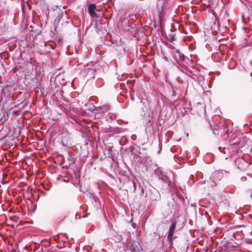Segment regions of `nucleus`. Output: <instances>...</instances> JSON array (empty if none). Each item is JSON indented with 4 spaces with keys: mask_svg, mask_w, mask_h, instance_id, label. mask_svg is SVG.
Here are the masks:
<instances>
[{
    "mask_svg": "<svg viewBox=\"0 0 252 252\" xmlns=\"http://www.w3.org/2000/svg\"><path fill=\"white\" fill-rule=\"evenodd\" d=\"M96 10V7L95 4L92 3L89 5L88 6V11L90 16L92 17H95L98 18V15L95 12Z\"/></svg>",
    "mask_w": 252,
    "mask_h": 252,
    "instance_id": "nucleus-1",
    "label": "nucleus"
},
{
    "mask_svg": "<svg viewBox=\"0 0 252 252\" xmlns=\"http://www.w3.org/2000/svg\"><path fill=\"white\" fill-rule=\"evenodd\" d=\"M176 222L173 221L172 223V224L169 229V231H168V233L167 235V238L170 242H171L172 241L173 234H174V232L175 228H176Z\"/></svg>",
    "mask_w": 252,
    "mask_h": 252,
    "instance_id": "nucleus-2",
    "label": "nucleus"
},
{
    "mask_svg": "<svg viewBox=\"0 0 252 252\" xmlns=\"http://www.w3.org/2000/svg\"><path fill=\"white\" fill-rule=\"evenodd\" d=\"M110 107L108 105H104L98 107L96 108V111H101L103 113L107 112L109 110Z\"/></svg>",
    "mask_w": 252,
    "mask_h": 252,
    "instance_id": "nucleus-3",
    "label": "nucleus"
},
{
    "mask_svg": "<svg viewBox=\"0 0 252 252\" xmlns=\"http://www.w3.org/2000/svg\"><path fill=\"white\" fill-rule=\"evenodd\" d=\"M175 34L171 32L167 35V39L171 42H173L175 40Z\"/></svg>",
    "mask_w": 252,
    "mask_h": 252,
    "instance_id": "nucleus-4",
    "label": "nucleus"
},
{
    "mask_svg": "<svg viewBox=\"0 0 252 252\" xmlns=\"http://www.w3.org/2000/svg\"><path fill=\"white\" fill-rule=\"evenodd\" d=\"M5 118V114L4 111L0 109V121H2L3 119Z\"/></svg>",
    "mask_w": 252,
    "mask_h": 252,
    "instance_id": "nucleus-5",
    "label": "nucleus"
},
{
    "mask_svg": "<svg viewBox=\"0 0 252 252\" xmlns=\"http://www.w3.org/2000/svg\"><path fill=\"white\" fill-rule=\"evenodd\" d=\"M131 252H135L136 251V249L135 248H130Z\"/></svg>",
    "mask_w": 252,
    "mask_h": 252,
    "instance_id": "nucleus-6",
    "label": "nucleus"
},
{
    "mask_svg": "<svg viewBox=\"0 0 252 252\" xmlns=\"http://www.w3.org/2000/svg\"><path fill=\"white\" fill-rule=\"evenodd\" d=\"M175 52L179 55V56L180 57V52L179 50H176Z\"/></svg>",
    "mask_w": 252,
    "mask_h": 252,
    "instance_id": "nucleus-7",
    "label": "nucleus"
},
{
    "mask_svg": "<svg viewBox=\"0 0 252 252\" xmlns=\"http://www.w3.org/2000/svg\"><path fill=\"white\" fill-rule=\"evenodd\" d=\"M216 131H217V130H216V131L214 130L213 131V133L215 134H218V133L216 132Z\"/></svg>",
    "mask_w": 252,
    "mask_h": 252,
    "instance_id": "nucleus-8",
    "label": "nucleus"
},
{
    "mask_svg": "<svg viewBox=\"0 0 252 252\" xmlns=\"http://www.w3.org/2000/svg\"><path fill=\"white\" fill-rule=\"evenodd\" d=\"M216 131H217V130H216V131L214 130L213 131V133L215 134H218V133L216 132Z\"/></svg>",
    "mask_w": 252,
    "mask_h": 252,
    "instance_id": "nucleus-9",
    "label": "nucleus"
},
{
    "mask_svg": "<svg viewBox=\"0 0 252 252\" xmlns=\"http://www.w3.org/2000/svg\"><path fill=\"white\" fill-rule=\"evenodd\" d=\"M220 174V172H219V171H217V172L215 173V174Z\"/></svg>",
    "mask_w": 252,
    "mask_h": 252,
    "instance_id": "nucleus-10",
    "label": "nucleus"
},
{
    "mask_svg": "<svg viewBox=\"0 0 252 252\" xmlns=\"http://www.w3.org/2000/svg\"><path fill=\"white\" fill-rule=\"evenodd\" d=\"M239 227H244V225H240V226H239Z\"/></svg>",
    "mask_w": 252,
    "mask_h": 252,
    "instance_id": "nucleus-11",
    "label": "nucleus"
},
{
    "mask_svg": "<svg viewBox=\"0 0 252 252\" xmlns=\"http://www.w3.org/2000/svg\"><path fill=\"white\" fill-rule=\"evenodd\" d=\"M251 197H252V193L251 194Z\"/></svg>",
    "mask_w": 252,
    "mask_h": 252,
    "instance_id": "nucleus-12",
    "label": "nucleus"
}]
</instances>
